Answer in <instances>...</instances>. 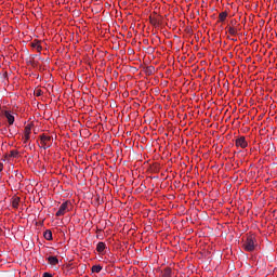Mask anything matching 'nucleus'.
Segmentation results:
<instances>
[{
    "label": "nucleus",
    "mask_w": 277,
    "mask_h": 277,
    "mask_svg": "<svg viewBox=\"0 0 277 277\" xmlns=\"http://www.w3.org/2000/svg\"><path fill=\"white\" fill-rule=\"evenodd\" d=\"M3 116L6 118L10 126L14 124V115L10 110H5Z\"/></svg>",
    "instance_id": "obj_5"
},
{
    "label": "nucleus",
    "mask_w": 277,
    "mask_h": 277,
    "mask_svg": "<svg viewBox=\"0 0 277 277\" xmlns=\"http://www.w3.org/2000/svg\"><path fill=\"white\" fill-rule=\"evenodd\" d=\"M43 237H44V239H47V241H52L53 240V232H51L50 229H47L43 233Z\"/></svg>",
    "instance_id": "obj_6"
},
{
    "label": "nucleus",
    "mask_w": 277,
    "mask_h": 277,
    "mask_svg": "<svg viewBox=\"0 0 277 277\" xmlns=\"http://www.w3.org/2000/svg\"><path fill=\"white\" fill-rule=\"evenodd\" d=\"M255 248L256 241L254 240V237L249 236L243 243V249L246 250V252H254Z\"/></svg>",
    "instance_id": "obj_2"
},
{
    "label": "nucleus",
    "mask_w": 277,
    "mask_h": 277,
    "mask_svg": "<svg viewBox=\"0 0 277 277\" xmlns=\"http://www.w3.org/2000/svg\"><path fill=\"white\" fill-rule=\"evenodd\" d=\"M227 31L230 36H237V28L233 26L227 27Z\"/></svg>",
    "instance_id": "obj_14"
},
{
    "label": "nucleus",
    "mask_w": 277,
    "mask_h": 277,
    "mask_svg": "<svg viewBox=\"0 0 277 277\" xmlns=\"http://www.w3.org/2000/svg\"><path fill=\"white\" fill-rule=\"evenodd\" d=\"M21 203V197H14L12 199V207L13 209H18V205Z\"/></svg>",
    "instance_id": "obj_9"
},
{
    "label": "nucleus",
    "mask_w": 277,
    "mask_h": 277,
    "mask_svg": "<svg viewBox=\"0 0 277 277\" xmlns=\"http://www.w3.org/2000/svg\"><path fill=\"white\" fill-rule=\"evenodd\" d=\"M43 277H53V275L50 273H43Z\"/></svg>",
    "instance_id": "obj_19"
},
{
    "label": "nucleus",
    "mask_w": 277,
    "mask_h": 277,
    "mask_svg": "<svg viewBox=\"0 0 277 277\" xmlns=\"http://www.w3.org/2000/svg\"><path fill=\"white\" fill-rule=\"evenodd\" d=\"M48 262L50 265H57V263H60V260H57L56 256H49Z\"/></svg>",
    "instance_id": "obj_10"
},
{
    "label": "nucleus",
    "mask_w": 277,
    "mask_h": 277,
    "mask_svg": "<svg viewBox=\"0 0 277 277\" xmlns=\"http://www.w3.org/2000/svg\"><path fill=\"white\" fill-rule=\"evenodd\" d=\"M150 72H153V71H147L148 75H150Z\"/></svg>",
    "instance_id": "obj_22"
},
{
    "label": "nucleus",
    "mask_w": 277,
    "mask_h": 277,
    "mask_svg": "<svg viewBox=\"0 0 277 277\" xmlns=\"http://www.w3.org/2000/svg\"><path fill=\"white\" fill-rule=\"evenodd\" d=\"M29 137H30V135H28V136L25 135V138H24V143H25V144H27V142H29Z\"/></svg>",
    "instance_id": "obj_18"
},
{
    "label": "nucleus",
    "mask_w": 277,
    "mask_h": 277,
    "mask_svg": "<svg viewBox=\"0 0 277 277\" xmlns=\"http://www.w3.org/2000/svg\"><path fill=\"white\" fill-rule=\"evenodd\" d=\"M161 277H172V268L167 267L161 272Z\"/></svg>",
    "instance_id": "obj_8"
},
{
    "label": "nucleus",
    "mask_w": 277,
    "mask_h": 277,
    "mask_svg": "<svg viewBox=\"0 0 277 277\" xmlns=\"http://www.w3.org/2000/svg\"><path fill=\"white\" fill-rule=\"evenodd\" d=\"M68 207H70V202L68 201L63 202L58 211L56 212V217H62V215H65L66 211H68Z\"/></svg>",
    "instance_id": "obj_3"
},
{
    "label": "nucleus",
    "mask_w": 277,
    "mask_h": 277,
    "mask_svg": "<svg viewBox=\"0 0 277 277\" xmlns=\"http://www.w3.org/2000/svg\"><path fill=\"white\" fill-rule=\"evenodd\" d=\"M0 172H3V163L0 162Z\"/></svg>",
    "instance_id": "obj_20"
},
{
    "label": "nucleus",
    "mask_w": 277,
    "mask_h": 277,
    "mask_svg": "<svg viewBox=\"0 0 277 277\" xmlns=\"http://www.w3.org/2000/svg\"><path fill=\"white\" fill-rule=\"evenodd\" d=\"M10 157H13V158L18 157V151L17 150H11L10 151Z\"/></svg>",
    "instance_id": "obj_16"
},
{
    "label": "nucleus",
    "mask_w": 277,
    "mask_h": 277,
    "mask_svg": "<svg viewBox=\"0 0 277 277\" xmlns=\"http://www.w3.org/2000/svg\"><path fill=\"white\" fill-rule=\"evenodd\" d=\"M39 137H40L41 148H43L44 150L53 146V137H51L50 135L41 134Z\"/></svg>",
    "instance_id": "obj_1"
},
{
    "label": "nucleus",
    "mask_w": 277,
    "mask_h": 277,
    "mask_svg": "<svg viewBox=\"0 0 277 277\" xmlns=\"http://www.w3.org/2000/svg\"><path fill=\"white\" fill-rule=\"evenodd\" d=\"M105 248H107V246L105 245V242H98L97 246H96V250L97 252H104L105 251Z\"/></svg>",
    "instance_id": "obj_11"
},
{
    "label": "nucleus",
    "mask_w": 277,
    "mask_h": 277,
    "mask_svg": "<svg viewBox=\"0 0 277 277\" xmlns=\"http://www.w3.org/2000/svg\"><path fill=\"white\" fill-rule=\"evenodd\" d=\"M92 272H93V274H101V272H102V269H103V266H101V265H94V266H92Z\"/></svg>",
    "instance_id": "obj_12"
},
{
    "label": "nucleus",
    "mask_w": 277,
    "mask_h": 277,
    "mask_svg": "<svg viewBox=\"0 0 277 277\" xmlns=\"http://www.w3.org/2000/svg\"><path fill=\"white\" fill-rule=\"evenodd\" d=\"M25 135H31V124H27L25 127Z\"/></svg>",
    "instance_id": "obj_15"
},
{
    "label": "nucleus",
    "mask_w": 277,
    "mask_h": 277,
    "mask_svg": "<svg viewBox=\"0 0 277 277\" xmlns=\"http://www.w3.org/2000/svg\"><path fill=\"white\" fill-rule=\"evenodd\" d=\"M31 47H32V49H36L38 51V53H40V51H42V45H40V43L37 41H34L31 43Z\"/></svg>",
    "instance_id": "obj_13"
},
{
    "label": "nucleus",
    "mask_w": 277,
    "mask_h": 277,
    "mask_svg": "<svg viewBox=\"0 0 277 277\" xmlns=\"http://www.w3.org/2000/svg\"><path fill=\"white\" fill-rule=\"evenodd\" d=\"M228 18V12L224 11L219 14V23H224Z\"/></svg>",
    "instance_id": "obj_7"
},
{
    "label": "nucleus",
    "mask_w": 277,
    "mask_h": 277,
    "mask_svg": "<svg viewBox=\"0 0 277 277\" xmlns=\"http://www.w3.org/2000/svg\"><path fill=\"white\" fill-rule=\"evenodd\" d=\"M232 40L236 41L237 39H232Z\"/></svg>",
    "instance_id": "obj_24"
},
{
    "label": "nucleus",
    "mask_w": 277,
    "mask_h": 277,
    "mask_svg": "<svg viewBox=\"0 0 277 277\" xmlns=\"http://www.w3.org/2000/svg\"><path fill=\"white\" fill-rule=\"evenodd\" d=\"M1 230H2V229L0 228V233H1Z\"/></svg>",
    "instance_id": "obj_25"
},
{
    "label": "nucleus",
    "mask_w": 277,
    "mask_h": 277,
    "mask_svg": "<svg viewBox=\"0 0 277 277\" xmlns=\"http://www.w3.org/2000/svg\"><path fill=\"white\" fill-rule=\"evenodd\" d=\"M36 96H42V90H37L36 91Z\"/></svg>",
    "instance_id": "obj_17"
},
{
    "label": "nucleus",
    "mask_w": 277,
    "mask_h": 277,
    "mask_svg": "<svg viewBox=\"0 0 277 277\" xmlns=\"http://www.w3.org/2000/svg\"><path fill=\"white\" fill-rule=\"evenodd\" d=\"M235 29H237V32L241 31V28L239 26L235 27Z\"/></svg>",
    "instance_id": "obj_21"
},
{
    "label": "nucleus",
    "mask_w": 277,
    "mask_h": 277,
    "mask_svg": "<svg viewBox=\"0 0 277 277\" xmlns=\"http://www.w3.org/2000/svg\"><path fill=\"white\" fill-rule=\"evenodd\" d=\"M150 72H153V71H147L148 75H150Z\"/></svg>",
    "instance_id": "obj_23"
},
{
    "label": "nucleus",
    "mask_w": 277,
    "mask_h": 277,
    "mask_svg": "<svg viewBox=\"0 0 277 277\" xmlns=\"http://www.w3.org/2000/svg\"><path fill=\"white\" fill-rule=\"evenodd\" d=\"M235 144L240 148H248V141H246V136H240L236 138Z\"/></svg>",
    "instance_id": "obj_4"
}]
</instances>
